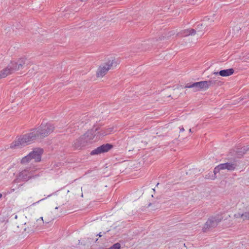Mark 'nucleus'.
Masks as SVG:
<instances>
[{"label":"nucleus","instance_id":"f3484780","mask_svg":"<svg viewBox=\"0 0 249 249\" xmlns=\"http://www.w3.org/2000/svg\"><path fill=\"white\" fill-rule=\"evenodd\" d=\"M113 128H109L106 130H101L100 131L98 132L97 133H98L100 136H106L110 134L113 131Z\"/></svg>","mask_w":249,"mask_h":249},{"label":"nucleus","instance_id":"393cba45","mask_svg":"<svg viewBox=\"0 0 249 249\" xmlns=\"http://www.w3.org/2000/svg\"><path fill=\"white\" fill-rule=\"evenodd\" d=\"M179 129H180V132H183L185 130L184 127L182 126L179 127Z\"/></svg>","mask_w":249,"mask_h":249},{"label":"nucleus","instance_id":"5701e85b","mask_svg":"<svg viewBox=\"0 0 249 249\" xmlns=\"http://www.w3.org/2000/svg\"><path fill=\"white\" fill-rule=\"evenodd\" d=\"M200 24H201V23L198 24L197 25V28H196V30H197V32H199V31H200L201 29H202L204 27V26H204V25H203V26H200Z\"/></svg>","mask_w":249,"mask_h":249},{"label":"nucleus","instance_id":"6ab92c4d","mask_svg":"<svg viewBox=\"0 0 249 249\" xmlns=\"http://www.w3.org/2000/svg\"><path fill=\"white\" fill-rule=\"evenodd\" d=\"M31 154H28L27 156L23 157L21 160V163L24 164L30 161L32 159L31 158Z\"/></svg>","mask_w":249,"mask_h":249},{"label":"nucleus","instance_id":"c756f323","mask_svg":"<svg viewBox=\"0 0 249 249\" xmlns=\"http://www.w3.org/2000/svg\"><path fill=\"white\" fill-rule=\"evenodd\" d=\"M152 205H153V204L150 203L149 204L148 206H151Z\"/></svg>","mask_w":249,"mask_h":249},{"label":"nucleus","instance_id":"cd10ccee","mask_svg":"<svg viewBox=\"0 0 249 249\" xmlns=\"http://www.w3.org/2000/svg\"><path fill=\"white\" fill-rule=\"evenodd\" d=\"M189 132H191V133H193L194 131L192 130V129L190 128L189 129Z\"/></svg>","mask_w":249,"mask_h":249},{"label":"nucleus","instance_id":"dca6fc26","mask_svg":"<svg viewBox=\"0 0 249 249\" xmlns=\"http://www.w3.org/2000/svg\"><path fill=\"white\" fill-rule=\"evenodd\" d=\"M221 170H223L221 163L216 166L213 170V175H212L211 178L212 179H214L216 178V174L218 173Z\"/></svg>","mask_w":249,"mask_h":249},{"label":"nucleus","instance_id":"6e6552de","mask_svg":"<svg viewBox=\"0 0 249 249\" xmlns=\"http://www.w3.org/2000/svg\"><path fill=\"white\" fill-rule=\"evenodd\" d=\"M43 153V149L41 148H35L29 154H31V158L34 159L36 162H39L41 160V155Z\"/></svg>","mask_w":249,"mask_h":249},{"label":"nucleus","instance_id":"a211bd4d","mask_svg":"<svg viewBox=\"0 0 249 249\" xmlns=\"http://www.w3.org/2000/svg\"><path fill=\"white\" fill-rule=\"evenodd\" d=\"M199 85L200 90L202 89H209L207 81H200Z\"/></svg>","mask_w":249,"mask_h":249},{"label":"nucleus","instance_id":"1a4fd4ad","mask_svg":"<svg viewBox=\"0 0 249 249\" xmlns=\"http://www.w3.org/2000/svg\"><path fill=\"white\" fill-rule=\"evenodd\" d=\"M234 70L233 68L222 70L219 71L213 72V74L215 75H219L223 77H227L232 75L234 73Z\"/></svg>","mask_w":249,"mask_h":249},{"label":"nucleus","instance_id":"4be33fe9","mask_svg":"<svg viewBox=\"0 0 249 249\" xmlns=\"http://www.w3.org/2000/svg\"><path fill=\"white\" fill-rule=\"evenodd\" d=\"M242 217L244 219L249 218V211L245 212L242 214Z\"/></svg>","mask_w":249,"mask_h":249},{"label":"nucleus","instance_id":"4468645a","mask_svg":"<svg viewBox=\"0 0 249 249\" xmlns=\"http://www.w3.org/2000/svg\"><path fill=\"white\" fill-rule=\"evenodd\" d=\"M214 21V15H213V17H210L209 16H207L204 18L203 22L202 23H201L200 26H206L207 22H208V23H211L212 22Z\"/></svg>","mask_w":249,"mask_h":249},{"label":"nucleus","instance_id":"9b49d317","mask_svg":"<svg viewBox=\"0 0 249 249\" xmlns=\"http://www.w3.org/2000/svg\"><path fill=\"white\" fill-rule=\"evenodd\" d=\"M199 86V82L188 83L185 85V88H193L194 91H197L200 90Z\"/></svg>","mask_w":249,"mask_h":249},{"label":"nucleus","instance_id":"b1692460","mask_svg":"<svg viewBox=\"0 0 249 249\" xmlns=\"http://www.w3.org/2000/svg\"><path fill=\"white\" fill-rule=\"evenodd\" d=\"M196 33V30L194 29H190V35H195Z\"/></svg>","mask_w":249,"mask_h":249},{"label":"nucleus","instance_id":"bb28decb","mask_svg":"<svg viewBox=\"0 0 249 249\" xmlns=\"http://www.w3.org/2000/svg\"><path fill=\"white\" fill-rule=\"evenodd\" d=\"M97 236H99V237H101L102 236V232H100L98 234H97Z\"/></svg>","mask_w":249,"mask_h":249},{"label":"nucleus","instance_id":"0eeeda50","mask_svg":"<svg viewBox=\"0 0 249 249\" xmlns=\"http://www.w3.org/2000/svg\"><path fill=\"white\" fill-rule=\"evenodd\" d=\"M113 65V60L108 61L105 63L103 66H100L97 70V75L98 77H103L107 72V71L110 69Z\"/></svg>","mask_w":249,"mask_h":249},{"label":"nucleus","instance_id":"f8f14e48","mask_svg":"<svg viewBox=\"0 0 249 249\" xmlns=\"http://www.w3.org/2000/svg\"><path fill=\"white\" fill-rule=\"evenodd\" d=\"M31 177L29 175V172L27 170H23L19 173V178L23 181L28 180Z\"/></svg>","mask_w":249,"mask_h":249},{"label":"nucleus","instance_id":"9d476101","mask_svg":"<svg viewBox=\"0 0 249 249\" xmlns=\"http://www.w3.org/2000/svg\"><path fill=\"white\" fill-rule=\"evenodd\" d=\"M221 165H222L223 170L227 169L229 171H234L238 166L237 162L234 161H233V162L228 161L226 163H221Z\"/></svg>","mask_w":249,"mask_h":249},{"label":"nucleus","instance_id":"2f4dec72","mask_svg":"<svg viewBox=\"0 0 249 249\" xmlns=\"http://www.w3.org/2000/svg\"><path fill=\"white\" fill-rule=\"evenodd\" d=\"M17 217H18V216H17V215H15V218L16 219H17Z\"/></svg>","mask_w":249,"mask_h":249},{"label":"nucleus","instance_id":"7ed1b4c3","mask_svg":"<svg viewBox=\"0 0 249 249\" xmlns=\"http://www.w3.org/2000/svg\"><path fill=\"white\" fill-rule=\"evenodd\" d=\"M26 61V59L24 57L20 58L17 60L11 61L6 67L7 69L12 74L16 71L23 69Z\"/></svg>","mask_w":249,"mask_h":249},{"label":"nucleus","instance_id":"412c9836","mask_svg":"<svg viewBox=\"0 0 249 249\" xmlns=\"http://www.w3.org/2000/svg\"><path fill=\"white\" fill-rule=\"evenodd\" d=\"M121 245L119 243L113 244L111 247L109 248V249H120Z\"/></svg>","mask_w":249,"mask_h":249},{"label":"nucleus","instance_id":"2eb2a0df","mask_svg":"<svg viewBox=\"0 0 249 249\" xmlns=\"http://www.w3.org/2000/svg\"><path fill=\"white\" fill-rule=\"evenodd\" d=\"M11 74L10 71L7 69V67L0 71V79L5 78L8 75Z\"/></svg>","mask_w":249,"mask_h":249},{"label":"nucleus","instance_id":"aec40b11","mask_svg":"<svg viewBox=\"0 0 249 249\" xmlns=\"http://www.w3.org/2000/svg\"><path fill=\"white\" fill-rule=\"evenodd\" d=\"M183 36H187L190 35V29H185L180 33Z\"/></svg>","mask_w":249,"mask_h":249},{"label":"nucleus","instance_id":"f257e3e1","mask_svg":"<svg viewBox=\"0 0 249 249\" xmlns=\"http://www.w3.org/2000/svg\"><path fill=\"white\" fill-rule=\"evenodd\" d=\"M54 129V127L52 124L44 123L43 122L39 126L31 129L29 133L17 138L11 143L10 148H21L36 141H40L52 133Z\"/></svg>","mask_w":249,"mask_h":249},{"label":"nucleus","instance_id":"a878e982","mask_svg":"<svg viewBox=\"0 0 249 249\" xmlns=\"http://www.w3.org/2000/svg\"><path fill=\"white\" fill-rule=\"evenodd\" d=\"M44 199H45V198H42L41 199H40V200L38 201H37V202H36V203H33V205H34V204H36V203H38L39 201H41V200H44Z\"/></svg>","mask_w":249,"mask_h":249},{"label":"nucleus","instance_id":"39448f33","mask_svg":"<svg viewBox=\"0 0 249 249\" xmlns=\"http://www.w3.org/2000/svg\"><path fill=\"white\" fill-rule=\"evenodd\" d=\"M245 152L239 150L238 148L235 150H231L227 155L226 160L228 161L233 162V161L237 162V159L241 158L245 154Z\"/></svg>","mask_w":249,"mask_h":249},{"label":"nucleus","instance_id":"423d86ee","mask_svg":"<svg viewBox=\"0 0 249 249\" xmlns=\"http://www.w3.org/2000/svg\"><path fill=\"white\" fill-rule=\"evenodd\" d=\"M113 147V145L110 143H106L101 145L90 152V155L93 156L105 153L108 152Z\"/></svg>","mask_w":249,"mask_h":249},{"label":"nucleus","instance_id":"ddd939ff","mask_svg":"<svg viewBox=\"0 0 249 249\" xmlns=\"http://www.w3.org/2000/svg\"><path fill=\"white\" fill-rule=\"evenodd\" d=\"M207 82L208 85V88H209L210 87L221 86L223 84L222 82L217 79H210V80L207 81Z\"/></svg>","mask_w":249,"mask_h":249},{"label":"nucleus","instance_id":"7c9ffc66","mask_svg":"<svg viewBox=\"0 0 249 249\" xmlns=\"http://www.w3.org/2000/svg\"><path fill=\"white\" fill-rule=\"evenodd\" d=\"M98 130H99V129L97 128H96V129H95V131H98Z\"/></svg>","mask_w":249,"mask_h":249},{"label":"nucleus","instance_id":"20e7f679","mask_svg":"<svg viewBox=\"0 0 249 249\" xmlns=\"http://www.w3.org/2000/svg\"><path fill=\"white\" fill-rule=\"evenodd\" d=\"M222 217L219 215H216L210 217L205 223L202 229L203 232H206L211 229L216 227L218 224L221 221Z\"/></svg>","mask_w":249,"mask_h":249},{"label":"nucleus","instance_id":"c85d7f7f","mask_svg":"<svg viewBox=\"0 0 249 249\" xmlns=\"http://www.w3.org/2000/svg\"><path fill=\"white\" fill-rule=\"evenodd\" d=\"M2 196V195L0 193V198H1Z\"/></svg>","mask_w":249,"mask_h":249},{"label":"nucleus","instance_id":"f03ea898","mask_svg":"<svg viewBox=\"0 0 249 249\" xmlns=\"http://www.w3.org/2000/svg\"><path fill=\"white\" fill-rule=\"evenodd\" d=\"M95 136L94 131L93 129L89 130L73 141L72 147L74 149H82L93 142Z\"/></svg>","mask_w":249,"mask_h":249}]
</instances>
